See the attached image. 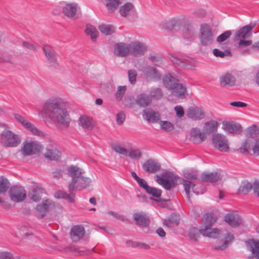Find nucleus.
I'll return each instance as SVG.
<instances>
[{
	"instance_id": "7ed1b4c3",
	"label": "nucleus",
	"mask_w": 259,
	"mask_h": 259,
	"mask_svg": "<svg viewBox=\"0 0 259 259\" xmlns=\"http://www.w3.org/2000/svg\"><path fill=\"white\" fill-rule=\"evenodd\" d=\"M203 221L205 224V227L201 230V233L203 236L209 238H217L222 234V231L217 228L212 229L211 226L217 221V218L212 213H205L203 218Z\"/></svg>"
},
{
	"instance_id": "a878e982",
	"label": "nucleus",
	"mask_w": 259,
	"mask_h": 259,
	"mask_svg": "<svg viewBox=\"0 0 259 259\" xmlns=\"http://www.w3.org/2000/svg\"><path fill=\"white\" fill-rule=\"evenodd\" d=\"M137 225L142 227H147L150 224L148 217L145 214L136 213L133 215Z\"/></svg>"
},
{
	"instance_id": "dca6fc26",
	"label": "nucleus",
	"mask_w": 259,
	"mask_h": 259,
	"mask_svg": "<svg viewBox=\"0 0 259 259\" xmlns=\"http://www.w3.org/2000/svg\"><path fill=\"white\" fill-rule=\"evenodd\" d=\"M234 237L233 235L227 233L221 239L218 240L214 246L215 250H224L233 241Z\"/></svg>"
},
{
	"instance_id": "b1692460",
	"label": "nucleus",
	"mask_w": 259,
	"mask_h": 259,
	"mask_svg": "<svg viewBox=\"0 0 259 259\" xmlns=\"http://www.w3.org/2000/svg\"><path fill=\"white\" fill-rule=\"evenodd\" d=\"M246 244L252 255L256 259H259V241L255 242L254 240L250 239L246 241Z\"/></svg>"
},
{
	"instance_id": "6e6d98bb",
	"label": "nucleus",
	"mask_w": 259,
	"mask_h": 259,
	"mask_svg": "<svg viewBox=\"0 0 259 259\" xmlns=\"http://www.w3.org/2000/svg\"><path fill=\"white\" fill-rule=\"evenodd\" d=\"M170 60L174 64H177L182 67H187V63L185 59H182L176 55L171 56Z\"/></svg>"
},
{
	"instance_id": "4c0bfd02",
	"label": "nucleus",
	"mask_w": 259,
	"mask_h": 259,
	"mask_svg": "<svg viewBox=\"0 0 259 259\" xmlns=\"http://www.w3.org/2000/svg\"><path fill=\"white\" fill-rule=\"evenodd\" d=\"M44 190L39 188H33L28 194V197L32 201L37 202L41 199V194L43 193Z\"/></svg>"
},
{
	"instance_id": "6e6552de",
	"label": "nucleus",
	"mask_w": 259,
	"mask_h": 259,
	"mask_svg": "<svg viewBox=\"0 0 259 259\" xmlns=\"http://www.w3.org/2000/svg\"><path fill=\"white\" fill-rule=\"evenodd\" d=\"M14 117L25 129L30 132L32 134L39 137H44L45 136L42 132L36 127L33 124L29 122L21 115L14 114Z\"/></svg>"
},
{
	"instance_id": "1a4fd4ad",
	"label": "nucleus",
	"mask_w": 259,
	"mask_h": 259,
	"mask_svg": "<svg viewBox=\"0 0 259 259\" xmlns=\"http://www.w3.org/2000/svg\"><path fill=\"white\" fill-rule=\"evenodd\" d=\"M14 117L25 129L30 132L32 134L39 137H44L45 136L42 132L36 127L33 124L29 122L21 115L14 114Z\"/></svg>"
},
{
	"instance_id": "bf43d9fd",
	"label": "nucleus",
	"mask_w": 259,
	"mask_h": 259,
	"mask_svg": "<svg viewBox=\"0 0 259 259\" xmlns=\"http://www.w3.org/2000/svg\"><path fill=\"white\" fill-rule=\"evenodd\" d=\"M252 186L251 183H246L241 185L238 189L240 193L246 194L252 189Z\"/></svg>"
},
{
	"instance_id": "9b49d317",
	"label": "nucleus",
	"mask_w": 259,
	"mask_h": 259,
	"mask_svg": "<svg viewBox=\"0 0 259 259\" xmlns=\"http://www.w3.org/2000/svg\"><path fill=\"white\" fill-rule=\"evenodd\" d=\"M212 141L214 147L221 152H227L229 150L228 140L225 136L219 134L212 136Z\"/></svg>"
},
{
	"instance_id": "4be33fe9",
	"label": "nucleus",
	"mask_w": 259,
	"mask_h": 259,
	"mask_svg": "<svg viewBox=\"0 0 259 259\" xmlns=\"http://www.w3.org/2000/svg\"><path fill=\"white\" fill-rule=\"evenodd\" d=\"M254 26V25L252 26L247 25L242 27L236 32L235 36V38L236 39L249 38L251 35V31Z\"/></svg>"
},
{
	"instance_id": "0e129e2a",
	"label": "nucleus",
	"mask_w": 259,
	"mask_h": 259,
	"mask_svg": "<svg viewBox=\"0 0 259 259\" xmlns=\"http://www.w3.org/2000/svg\"><path fill=\"white\" fill-rule=\"evenodd\" d=\"M112 149L116 153L126 156L127 150L119 145H114L112 146Z\"/></svg>"
},
{
	"instance_id": "5fc2aeb1",
	"label": "nucleus",
	"mask_w": 259,
	"mask_h": 259,
	"mask_svg": "<svg viewBox=\"0 0 259 259\" xmlns=\"http://www.w3.org/2000/svg\"><path fill=\"white\" fill-rule=\"evenodd\" d=\"M149 96H151V100L152 98L155 100H158L161 98L163 96L162 92L160 89L155 88L152 89L150 92Z\"/></svg>"
},
{
	"instance_id": "4468645a",
	"label": "nucleus",
	"mask_w": 259,
	"mask_h": 259,
	"mask_svg": "<svg viewBox=\"0 0 259 259\" xmlns=\"http://www.w3.org/2000/svg\"><path fill=\"white\" fill-rule=\"evenodd\" d=\"M223 129L229 134H239L242 132V127L240 123L234 121H224Z\"/></svg>"
},
{
	"instance_id": "338daca9",
	"label": "nucleus",
	"mask_w": 259,
	"mask_h": 259,
	"mask_svg": "<svg viewBox=\"0 0 259 259\" xmlns=\"http://www.w3.org/2000/svg\"><path fill=\"white\" fill-rule=\"evenodd\" d=\"M22 46L26 49L31 50H35L38 47L36 44L28 41H23Z\"/></svg>"
},
{
	"instance_id": "c03bdc74",
	"label": "nucleus",
	"mask_w": 259,
	"mask_h": 259,
	"mask_svg": "<svg viewBox=\"0 0 259 259\" xmlns=\"http://www.w3.org/2000/svg\"><path fill=\"white\" fill-rule=\"evenodd\" d=\"M179 223V219L178 217L176 215H171L169 219L165 220L163 224L167 227L171 228L178 226Z\"/></svg>"
},
{
	"instance_id": "09e8293b",
	"label": "nucleus",
	"mask_w": 259,
	"mask_h": 259,
	"mask_svg": "<svg viewBox=\"0 0 259 259\" xmlns=\"http://www.w3.org/2000/svg\"><path fill=\"white\" fill-rule=\"evenodd\" d=\"M203 229L200 230L196 228H191L188 232V236L191 240L196 241L197 238L200 236V234L201 233V230Z\"/></svg>"
},
{
	"instance_id": "a18cd8bd",
	"label": "nucleus",
	"mask_w": 259,
	"mask_h": 259,
	"mask_svg": "<svg viewBox=\"0 0 259 259\" xmlns=\"http://www.w3.org/2000/svg\"><path fill=\"white\" fill-rule=\"evenodd\" d=\"M85 32L88 35L91 36L92 40L96 39L98 36V31L94 26L90 24H87Z\"/></svg>"
},
{
	"instance_id": "ea45409f",
	"label": "nucleus",
	"mask_w": 259,
	"mask_h": 259,
	"mask_svg": "<svg viewBox=\"0 0 259 259\" xmlns=\"http://www.w3.org/2000/svg\"><path fill=\"white\" fill-rule=\"evenodd\" d=\"M60 156L61 153L60 151L56 148L52 149H48L45 154V157L51 160H57Z\"/></svg>"
},
{
	"instance_id": "4d7b16f0",
	"label": "nucleus",
	"mask_w": 259,
	"mask_h": 259,
	"mask_svg": "<svg viewBox=\"0 0 259 259\" xmlns=\"http://www.w3.org/2000/svg\"><path fill=\"white\" fill-rule=\"evenodd\" d=\"M159 124L161 128L166 132H170L174 128L173 124L168 121H160Z\"/></svg>"
},
{
	"instance_id": "2eb2a0df",
	"label": "nucleus",
	"mask_w": 259,
	"mask_h": 259,
	"mask_svg": "<svg viewBox=\"0 0 259 259\" xmlns=\"http://www.w3.org/2000/svg\"><path fill=\"white\" fill-rule=\"evenodd\" d=\"M85 233L84 227L81 225H75L72 227L70 231V238L72 241H79Z\"/></svg>"
},
{
	"instance_id": "f3484780",
	"label": "nucleus",
	"mask_w": 259,
	"mask_h": 259,
	"mask_svg": "<svg viewBox=\"0 0 259 259\" xmlns=\"http://www.w3.org/2000/svg\"><path fill=\"white\" fill-rule=\"evenodd\" d=\"M94 249L95 248H93L92 250H90L77 246L69 245L65 247L63 251L65 252H75L78 256H83L91 254L92 252L94 251Z\"/></svg>"
},
{
	"instance_id": "37998d69",
	"label": "nucleus",
	"mask_w": 259,
	"mask_h": 259,
	"mask_svg": "<svg viewBox=\"0 0 259 259\" xmlns=\"http://www.w3.org/2000/svg\"><path fill=\"white\" fill-rule=\"evenodd\" d=\"M84 172V171L82 169L76 165H71L68 169V174L72 179L76 176H82Z\"/></svg>"
},
{
	"instance_id": "c756f323",
	"label": "nucleus",
	"mask_w": 259,
	"mask_h": 259,
	"mask_svg": "<svg viewBox=\"0 0 259 259\" xmlns=\"http://www.w3.org/2000/svg\"><path fill=\"white\" fill-rule=\"evenodd\" d=\"M151 103V96L143 93L139 95L136 100V103L141 107H146Z\"/></svg>"
},
{
	"instance_id": "e2e57ef3",
	"label": "nucleus",
	"mask_w": 259,
	"mask_h": 259,
	"mask_svg": "<svg viewBox=\"0 0 259 259\" xmlns=\"http://www.w3.org/2000/svg\"><path fill=\"white\" fill-rule=\"evenodd\" d=\"M126 90V86H119L115 93V96L117 100H120L123 97Z\"/></svg>"
},
{
	"instance_id": "0eeeda50",
	"label": "nucleus",
	"mask_w": 259,
	"mask_h": 259,
	"mask_svg": "<svg viewBox=\"0 0 259 259\" xmlns=\"http://www.w3.org/2000/svg\"><path fill=\"white\" fill-rule=\"evenodd\" d=\"M14 117L25 129L30 132L32 134L39 137H44L45 136L42 132L36 127L33 124L29 122L21 115L14 114Z\"/></svg>"
},
{
	"instance_id": "c9c22d12",
	"label": "nucleus",
	"mask_w": 259,
	"mask_h": 259,
	"mask_svg": "<svg viewBox=\"0 0 259 259\" xmlns=\"http://www.w3.org/2000/svg\"><path fill=\"white\" fill-rule=\"evenodd\" d=\"M144 75L147 78L159 79L160 74L158 71L153 67H147L143 70Z\"/></svg>"
},
{
	"instance_id": "f257e3e1",
	"label": "nucleus",
	"mask_w": 259,
	"mask_h": 259,
	"mask_svg": "<svg viewBox=\"0 0 259 259\" xmlns=\"http://www.w3.org/2000/svg\"><path fill=\"white\" fill-rule=\"evenodd\" d=\"M43 111L55 124L67 126L70 122L69 115L60 99L52 98L46 101L43 106Z\"/></svg>"
},
{
	"instance_id": "13d9d810",
	"label": "nucleus",
	"mask_w": 259,
	"mask_h": 259,
	"mask_svg": "<svg viewBox=\"0 0 259 259\" xmlns=\"http://www.w3.org/2000/svg\"><path fill=\"white\" fill-rule=\"evenodd\" d=\"M146 191L147 193L152 195L153 197L157 198L160 197L161 195V190L150 186H149Z\"/></svg>"
},
{
	"instance_id": "774afa93",
	"label": "nucleus",
	"mask_w": 259,
	"mask_h": 259,
	"mask_svg": "<svg viewBox=\"0 0 259 259\" xmlns=\"http://www.w3.org/2000/svg\"><path fill=\"white\" fill-rule=\"evenodd\" d=\"M247 132L250 136L256 135L259 133V128L255 125H253L247 128Z\"/></svg>"
},
{
	"instance_id": "39448f33",
	"label": "nucleus",
	"mask_w": 259,
	"mask_h": 259,
	"mask_svg": "<svg viewBox=\"0 0 259 259\" xmlns=\"http://www.w3.org/2000/svg\"><path fill=\"white\" fill-rule=\"evenodd\" d=\"M178 177L174 174L166 172L161 176H156V181L165 189L169 190L175 186Z\"/></svg>"
},
{
	"instance_id": "9d476101",
	"label": "nucleus",
	"mask_w": 259,
	"mask_h": 259,
	"mask_svg": "<svg viewBox=\"0 0 259 259\" xmlns=\"http://www.w3.org/2000/svg\"><path fill=\"white\" fill-rule=\"evenodd\" d=\"M9 194L11 201L14 202H22L26 197V192L25 189L18 186L11 187L9 191Z\"/></svg>"
},
{
	"instance_id": "20e7f679",
	"label": "nucleus",
	"mask_w": 259,
	"mask_h": 259,
	"mask_svg": "<svg viewBox=\"0 0 259 259\" xmlns=\"http://www.w3.org/2000/svg\"><path fill=\"white\" fill-rule=\"evenodd\" d=\"M1 141L3 145L8 147H17L21 142L18 135L7 130L2 133Z\"/></svg>"
},
{
	"instance_id": "603ef678",
	"label": "nucleus",
	"mask_w": 259,
	"mask_h": 259,
	"mask_svg": "<svg viewBox=\"0 0 259 259\" xmlns=\"http://www.w3.org/2000/svg\"><path fill=\"white\" fill-rule=\"evenodd\" d=\"M100 31L106 35H110L114 32V28L111 25H101L99 27Z\"/></svg>"
},
{
	"instance_id": "052dcab7",
	"label": "nucleus",
	"mask_w": 259,
	"mask_h": 259,
	"mask_svg": "<svg viewBox=\"0 0 259 259\" xmlns=\"http://www.w3.org/2000/svg\"><path fill=\"white\" fill-rule=\"evenodd\" d=\"M231 52L229 50H226L224 52L219 50L218 49H214L213 50V54L217 57L223 58L225 56H228L230 55Z\"/></svg>"
},
{
	"instance_id": "cd10ccee",
	"label": "nucleus",
	"mask_w": 259,
	"mask_h": 259,
	"mask_svg": "<svg viewBox=\"0 0 259 259\" xmlns=\"http://www.w3.org/2000/svg\"><path fill=\"white\" fill-rule=\"evenodd\" d=\"M170 91H171L173 95L179 98H183L185 96L187 89L185 86L178 82Z\"/></svg>"
},
{
	"instance_id": "680f3d73",
	"label": "nucleus",
	"mask_w": 259,
	"mask_h": 259,
	"mask_svg": "<svg viewBox=\"0 0 259 259\" xmlns=\"http://www.w3.org/2000/svg\"><path fill=\"white\" fill-rule=\"evenodd\" d=\"M232 32L230 30L226 31L217 37V41L219 43H221L229 38Z\"/></svg>"
},
{
	"instance_id": "5701e85b",
	"label": "nucleus",
	"mask_w": 259,
	"mask_h": 259,
	"mask_svg": "<svg viewBox=\"0 0 259 259\" xmlns=\"http://www.w3.org/2000/svg\"><path fill=\"white\" fill-rule=\"evenodd\" d=\"M224 221L232 227H236L241 223V219L238 214L231 213L225 216Z\"/></svg>"
},
{
	"instance_id": "f704fd0d",
	"label": "nucleus",
	"mask_w": 259,
	"mask_h": 259,
	"mask_svg": "<svg viewBox=\"0 0 259 259\" xmlns=\"http://www.w3.org/2000/svg\"><path fill=\"white\" fill-rule=\"evenodd\" d=\"M218 121L213 120H210L205 123L203 127V131L206 134L215 132L218 129Z\"/></svg>"
},
{
	"instance_id": "de8ad7c7",
	"label": "nucleus",
	"mask_w": 259,
	"mask_h": 259,
	"mask_svg": "<svg viewBox=\"0 0 259 259\" xmlns=\"http://www.w3.org/2000/svg\"><path fill=\"white\" fill-rule=\"evenodd\" d=\"M184 176L186 179L194 180L198 178L197 171L195 169L185 170L183 172Z\"/></svg>"
},
{
	"instance_id": "423d86ee",
	"label": "nucleus",
	"mask_w": 259,
	"mask_h": 259,
	"mask_svg": "<svg viewBox=\"0 0 259 259\" xmlns=\"http://www.w3.org/2000/svg\"><path fill=\"white\" fill-rule=\"evenodd\" d=\"M199 33V39L203 46H209L212 44L214 37L213 32L209 25L207 24H201Z\"/></svg>"
},
{
	"instance_id": "473e14b6",
	"label": "nucleus",
	"mask_w": 259,
	"mask_h": 259,
	"mask_svg": "<svg viewBox=\"0 0 259 259\" xmlns=\"http://www.w3.org/2000/svg\"><path fill=\"white\" fill-rule=\"evenodd\" d=\"M182 33L184 39L191 40L194 38L195 31L191 25L187 24L183 27L182 29Z\"/></svg>"
},
{
	"instance_id": "e433bc0d",
	"label": "nucleus",
	"mask_w": 259,
	"mask_h": 259,
	"mask_svg": "<svg viewBox=\"0 0 259 259\" xmlns=\"http://www.w3.org/2000/svg\"><path fill=\"white\" fill-rule=\"evenodd\" d=\"M163 81L165 87L169 90L178 82L177 78L170 74L164 76Z\"/></svg>"
},
{
	"instance_id": "aec40b11",
	"label": "nucleus",
	"mask_w": 259,
	"mask_h": 259,
	"mask_svg": "<svg viewBox=\"0 0 259 259\" xmlns=\"http://www.w3.org/2000/svg\"><path fill=\"white\" fill-rule=\"evenodd\" d=\"M143 169L149 173H155L158 171L160 168V164L155 160L150 159L146 161L142 165Z\"/></svg>"
},
{
	"instance_id": "8fccbe9b",
	"label": "nucleus",
	"mask_w": 259,
	"mask_h": 259,
	"mask_svg": "<svg viewBox=\"0 0 259 259\" xmlns=\"http://www.w3.org/2000/svg\"><path fill=\"white\" fill-rule=\"evenodd\" d=\"M133 8V6L131 3H126L121 6L119 9V13L123 17H126L130 13V12Z\"/></svg>"
},
{
	"instance_id": "bb28decb",
	"label": "nucleus",
	"mask_w": 259,
	"mask_h": 259,
	"mask_svg": "<svg viewBox=\"0 0 259 259\" xmlns=\"http://www.w3.org/2000/svg\"><path fill=\"white\" fill-rule=\"evenodd\" d=\"M77 11V4L73 3L66 4L63 9V14L70 18L75 17Z\"/></svg>"
},
{
	"instance_id": "69168bd1",
	"label": "nucleus",
	"mask_w": 259,
	"mask_h": 259,
	"mask_svg": "<svg viewBox=\"0 0 259 259\" xmlns=\"http://www.w3.org/2000/svg\"><path fill=\"white\" fill-rule=\"evenodd\" d=\"M137 76V71L135 70H129L128 71V77L129 81L133 84H134L136 82V78Z\"/></svg>"
},
{
	"instance_id": "a19ab883",
	"label": "nucleus",
	"mask_w": 259,
	"mask_h": 259,
	"mask_svg": "<svg viewBox=\"0 0 259 259\" xmlns=\"http://www.w3.org/2000/svg\"><path fill=\"white\" fill-rule=\"evenodd\" d=\"M183 185L184 186L186 193L187 194L188 197H189V194L191 190L194 193L197 195L200 193L199 192L196 191V188H195V185L190 181L183 179ZM201 193H202V192Z\"/></svg>"
},
{
	"instance_id": "864d4df0",
	"label": "nucleus",
	"mask_w": 259,
	"mask_h": 259,
	"mask_svg": "<svg viewBox=\"0 0 259 259\" xmlns=\"http://www.w3.org/2000/svg\"><path fill=\"white\" fill-rule=\"evenodd\" d=\"M127 156L132 159H139L141 157L142 153L139 149H132L130 151H127Z\"/></svg>"
},
{
	"instance_id": "3c124183",
	"label": "nucleus",
	"mask_w": 259,
	"mask_h": 259,
	"mask_svg": "<svg viewBox=\"0 0 259 259\" xmlns=\"http://www.w3.org/2000/svg\"><path fill=\"white\" fill-rule=\"evenodd\" d=\"M252 143V140L251 139H247L240 147V152L243 154L248 153L249 150L251 148V146Z\"/></svg>"
},
{
	"instance_id": "72a5a7b5",
	"label": "nucleus",
	"mask_w": 259,
	"mask_h": 259,
	"mask_svg": "<svg viewBox=\"0 0 259 259\" xmlns=\"http://www.w3.org/2000/svg\"><path fill=\"white\" fill-rule=\"evenodd\" d=\"M220 178V175L217 172H203L201 176V181L206 182H215Z\"/></svg>"
},
{
	"instance_id": "393cba45",
	"label": "nucleus",
	"mask_w": 259,
	"mask_h": 259,
	"mask_svg": "<svg viewBox=\"0 0 259 259\" xmlns=\"http://www.w3.org/2000/svg\"><path fill=\"white\" fill-rule=\"evenodd\" d=\"M206 133L201 132L198 128H193L191 131V136L193 138V142L195 143H200L204 141L206 139Z\"/></svg>"
},
{
	"instance_id": "ddd939ff",
	"label": "nucleus",
	"mask_w": 259,
	"mask_h": 259,
	"mask_svg": "<svg viewBox=\"0 0 259 259\" xmlns=\"http://www.w3.org/2000/svg\"><path fill=\"white\" fill-rule=\"evenodd\" d=\"M186 116L188 118L194 120H200L205 116V113L203 109L198 106L188 108L186 111Z\"/></svg>"
},
{
	"instance_id": "6ab92c4d",
	"label": "nucleus",
	"mask_w": 259,
	"mask_h": 259,
	"mask_svg": "<svg viewBox=\"0 0 259 259\" xmlns=\"http://www.w3.org/2000/svg\"><path fill=\"white\" fill-rule=\"evenodd\" d=\"M143 117L148 122H158L160 120V114L152 109H146L143 111Z\"/></svg>"
},
{
	"instance_id": "7c9ffc66",
	"label": "nucleus",
	"mask_w": 259,
	"mask_h": 259,
	"mask_svg": "<svg viewBox=\"0 0 259 259\" xmlns=\"http://www.w3.org/2000/svg\"><path fill=\"white\" fill-rule=\"evenodd\" d=\"M42 49L46 57L49 62L55 63L57 61V55L54 49L51 46L47 45H45Z\"/></svg>"
},
{
	"instance_id": "2f4dec72",
	"label": "nucleus",
	"mask_w": 259,
	"mask_h": 259,
	"mask_svg": "<svg viewBox=\"0 0 259 259\" xmlns=\"http://www.w3.org/2000/svg\"><path fill=\"white\" fill-rule=\"evenodd\" d=\"M52 205H53L52 202L49 200H46L43 201L42 203L37 204L36 209L41 217L42 218L46 215Z\"/></svg>"
},
{
	"instance_id": "f03ea898",
	"label": "nucleus",
	"mask_w": 259,
	"mask_h": 259,
	"mask_svg": "<svg viewBox=\"0 0 259 259\" xmlns=\"http://www.w3.org/2000/svg\"><path fill=\"white\" fill-rule=\"evenodd\" d=\"M91 182V180L89 178L82 176H76L72 179L71 182L69 184L68 189L70 194L63 191H58L55 193L54 196L57 199L63 198L72 203L74 202V195L72 193V192L75 190H81L85 189L89 186Z\"/></svg>"
},
{
	"instance_id": "58836bf2",
	"label": "nucleus",
	"mask_w": 259,
	"mask_h": 259,
	"mask_svg": "<svg viewBox=\"0 0 259 259\" xmlns=\"http://www.w3.org/2000/svg\"><path fill=\"white\" fill-rule=\"evenodd\" d=\"M78 123L80 126L84 129H92L93 125L92 119L85 115L81 116L78 120Z\"/></svg>"
},
{
	"instance_id": "79ce46f5",
	"label": "nucleus",
	"mask_w": 259,
	"mask_h": 259,
	"mask_svg": "<svg viewBox=\"0 0 259 259\" xmlns=\"http://www.w3.org/2000/svg\"><path fill=\"white\" fill-rule=\"evenodd\" d=\"M120 3V0H105V5L109 13L114 12Z\"/></svg>"
},
{
	"instance_id": "a211bd4d",
	"label": "nucleus",
	"mask_w": 259,
	"mask_h": 259,
	"mask_svg": "<svg viewBox=\"0 0 259 259\" xmlns=\"http://www.w3.org/2000/svg\"><path fill=\"white\" fill-rule=\"evenodd\" d=\"M130 55L138 56L142 55L146 51L145 46L138 41L132 42L129 44Z\"/></svg>"
},
{
	"instance_id": "412c9836",
	"label": "nucleus",
	"mask_w": 259,
	"mask_h": 259,
	"mask_svg": "<svg viewBox=\"0 0 259 259\" xmlns=\"http://www.w3.org/2000/svg\"><path fill=\"white\" fill-rule=\"evenodd\" d=\"M114 54L121 57H124L130 55L129 44L120 42L114 46Z\"/></svg>"
},
{
	"instance_id": "49530a36",
	"label": "nucleus",
	"mask_w": 259,
	"mask_h": 259,
	"mask_svg": "<svg viewBox=\"0 0 259 259\" xmlns=\"http://www.w3.org/2000/svg\"><path fill=\"white\" fill-rule=\"evenodd\" d=\"M10 186V183L8 180L4 177H0V194H3L7 192Z\"/></svg>"
},
{
	"instance_id": "c85d7f7f",
	"label": "nucleus",
	"mask_w": 259,
	"mask_h": 259,
	"mask_svg": "<svg viewBox=\"0 0 259 259\" xmlns=\"http://www.w3.org/2000/svg\"><path fill=\"white\" fill-rule=\"evenodd\" d=\"M220 83L222 86H233L235 83V78L229 73L223 74L220 78Z\"/></svg>"
},
{
	"instance_id": "f8f14e48",
	"label": "nucleus",
	"mask_w": 259,
	"mask_h": 259,
	"mask_svg": "<svg viewBox=\"0 0 259 259\" xmlns=\"http://www.w3.org/2000/svg\"><path fill=\"white\" fill-rule=\"evenodd\" d=\"M41 149V146L36 141L25 142L22 147L21 151L23 155L29 156L39 152Z\"/></svg>"
}]
</instances>
